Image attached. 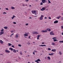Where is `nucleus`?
Listing matches in <instances>:
<instances>
[{
    "mask_svg": "<svg viewBox=\"0 0 63 63\" xmlns=\"http://www.w3.org/2000/svg\"><path fill=\"white\" fill-rule=\"evenodd\" d=\"M29 18H31V17H30Z\"/></svg>",
    "mask_w": 63,
    "mask_h": 63,
    "instance_id": "obj_63",
    "label": "nucleus"
},
{
    "mask_svg": "<svg viewBox=\"0 0 63 63\" xmlns=\"http://www.w3.org/2000/svg\"><path fill=\"white\" fill-rule=\"evenodd\" d=\"M15 9V7H12L11 8V9Z\"/></svg>",
    "mask_w": 63,
    "mask_h": 63,
    "instance_id": "obj_30",
    "label": "nucleus"
},
{
    "mask_svg": "<svg viewBox=\"0 0 63 63\" xmlns=\"http://www.w3.org/2000/svg\"><path fill=\"white\" fill-rule=\"evenodd\" d=\"M31 5H30V7H31Z\"/></svg>",
    "mask_w": 63,
    "mask_h": 63,
    "instance_id": "obj_62",
    "label": "nucleus"
},
{
    "mask_svg": "<svg viewBox=\"0 0 63 63\" xmlns=\"http://www.w3.org/2000/svg\"><path fill=\"white\" fill-rule=\"evenodd\" d=\"M52 45H53L54 46V45H55V44H54V43L53 42H52Z\"/></svg>",
    "mask_w": 63,
    "mask_h": 63,
    "instance_id": "obj_27",
    "label": "nucleus"
},
{
    "mask_svg": "<svg viewBox=\"0 0 63 63\" xmlns=\"http://www.w3.org/2000/svg\"><path fill=\"white\" fill-rule=\"evenodd\" d=\"M20 53L21 55H22V52L21 51L20 52Z\"/></svg>",
    "mask_w": 63,
    "mask_h": 63,
    "instance_id": "obj_31",
    "label": "nucleus"
},
{
    "mask_svg": "<svg viewBox=\"0 0 63 63\" xmlns=\"http://www.w3.org/2000/svg\"><path fill=\"white\" fill-rule=\"evenodd\" d=\"M58 22V21H54V23H57Z\"/></svg>",
    "mask_w": 63,
    "mask_h": 63,
    "instance_id": "obj_10",
    "label": "nucleus"
},
{
    "mask_svg": "<svg viewBox=\"0 0 63 63\" xmlns=\"http://www.w3.org/2000/svg\"><path fill=\"white\" fill-rule=\"evenodd\" d=\"M60 17H61V16H60L59 17H57V19H59V18H60Z\"/></svg>",
    "mask_w": 63,
    "mask_h": 63,
    "instance_id": "obj_25",
    "label": "nucleus"
},
{
    "mask_svg": "<svg viewBox=\"0 0 63 63\" xmlns=\"http://www.w3.org/2000/svg\"><path fill=\"white\" fill-rule=\"evenodd\" d=\"M23 6H25V5H23Z\"/></svg>",
    "mask_w": 63,
    "mask_h": 63,
    "instance_id": "obj_59",
    "label": "nucleus"
},
{
    "mask_svg": "<svg viewBox=\"0 0 63 63\" xmlns=\"http://www.w3.org/2000/svg\"><path fill=\"white\" fill-rule=\"evenodd\" d=\"M54 42H56V41H57V40L56 39H54L53 40Z\"/></svg>",
    "mask_w": 63,
    "mask_h": 63,
    "instance_id": "obj_22",
    "label": "nucleus"
},
{
    "mask_svg": "<svg viewBox=\"0 0 63 63\" xmlns=\"http://www.w3.org/2000/svg\"><path fill=\"white\" fill-rule=\"evenodd\" d=\"M1 32L4 31V29H2L1 30Z\"/></svg>",
    "mask_w": 63,
    "mask_h": 63,
    "instance_id": "obj_34",
    "label": "nucleus"
},
{
    "mask_svg": "<svg viewBox=\"0 0 63 63\" xmlns=\"http://www.w3.org/2000/svg\"><path fill=\"white\" fill-rule=\"evenodd\" d=\"M46 8L42 7V9H41L40 10H41V11H44V10H46Z\"/></svg>",
    "mask_w": 63,
    "mask_h": 63,
    "instance_id": "obj_4",
    "label": "nucleus"
},
{
    "mask_svg": "<svg viewBox=\"0 0 63 63\" xmlns=\"http://www.w3.org/2000/svg\"><path fill=\"white\" fill-rule=\"evenodd\" d=\"M3 14H6V13L5 12H4L3 13Z\"/></svg>",
    "mask_w": 63,
    "mask_h": 63,
    "instance_id": "obj_47",
    "label": "nucleus"
},
{
    "mask_svg": "<svg viewBox=\"0 0 63 63\" xmlns=\"http://www.w3.org/2000/svg\"><path fill=\"white\" fill-rule=\"evenodd\" d=\"M30 36H29V39H30Z\"/></svg>",
    "mask_w": 63,
    "mask_h": 63,
    "instance_id": "obj_55",
    "label": "nucleus"
},
{
    "mask_svg": "<svg viewBox=\"0 0 63 63\" xmlns=\"http://www.w3.org/2000/svg\"><path fill=\"white\" fill-rule=\"evenodd\" d=\"M61 19L62 20H63V17L61 18Z\"/></svg>",
    "mask_w": 63,
    "mask_h": 63,
    "instance_id": "obj_36",
    "label": "nucleus"
},
{
    "mask_svg": "<svg viewBox=\"0 0 63 63\" xmlns=\"http://www.w3.org/2000/svg\"><path fill=\"white\" fill-rule=\"evenodd\" d=\"M45 2L46 3H47V1L46 0H45Z\"/></svg>",
    "mask_w": 63,
    "mask_h": 63,
    "instance_id": "obj_45",
    "label": "nucleus"
},
{
    "mask_svg": "<svg viewBox=\"0 0 63 63\" xmlns=\"http://www.w3.org/2000/svg\"><path fill=\"white\" fill-rule=\"evenodd\" d=\"M47 58H48V60H50V58L49 57H47Z\"/></svg>",
    "mask_w": 63,
    "mask_h": 63,
    "instance_id": "obj_21",
    "label": "nucleus"
},
{
    "mask_svg": "<svg viewBox=\"0 0 63 63\" xmlns=\"http://www.w3.org/2000/svg\"><path fill=\"white\" fill-rule=\"evenodd\" d=\"M18 36H19V34H16V36H14V38H17L18 37Z\"/></svg>",
    "mask_w": 63,
    "mask_h": 63,
    "instance_id": "obj_1",
    "label": "nucleus"
},
{
    "mask_svg": "<svg viewBox=\"0 0 63 63\" xmlns=\"http://www.w3.org/2000/svg\"><path fill=\"white\" fill-rule=\"evenodd\" d=\"M26 25H28V23L26 24Z\"/></svg>",
    "mask_w": 63,
    "mask_h": 63,
    "instance_id": "obj_54",
    "label": "nucleus"
},
{
    "mask_svg": "<svg viewBox=\"0 0 63 63\" xmlns=\"http://www.w3.org/2000/svg\"><path fill=\"white\" fill-rule=\"evenodd\" d=\"M33 54H34V55H35V52H33Z\"/></svg>",
    "mask_w": 63,
    "mask_h": 63,
    "instance_id": "obj_48",
    "label": "nucleus"
},
{
    "mask_svg": "<svg viewBox=\"0 0 63 63\" xmlns=\"http://www.w3.org/2000/svg\"><path fill=\"white\" fill-rule=\"evenodd\" d=\"M42 32H44V30H42L41 31Z\"/></svg>",
    "mask_w": 63,
    "mask_h": 63,
    "instance_id": "obj_44",
    "label": "nucleus"
},
{
    "mask_svg": "<svg viewBox=\"0 0 63 63\" xmlns=\"http://www.w3.org/2000/svg\"><path fill=\"white\" fill-rule=\"evenodd\" d=\"M34 52H37V51L36 50H34Z\"/></svg>",
    "mask_w": 63,
    "mask_h": 63,
    "instance_id": "obj_49",
    "label": "nucleus"
},
{
    "mask_svg": "<svg viewBox=\"0 0 63 63\" xmlns=\"http://www.w3.org/2000/svg\"><path fill=\"white\" fill-rule=\"evenodd\" d=\"M48 50H51V49L49 48H48Z\"/></svg>",
    "mask_w": 63,
    "mask_h": 63,
    "instance_id": "obj_38",
    "label": "nucleus"
},
{
    "mask_svg": "<svg viewBox=\"0 0 63 63\" xmlns=\"http://www.w3.org/2000/svg\"><path fill=\"white\" fill-rule=\"evenodd\" d=\"M56 39V38L55 37H54L52 38V39Z\"/></svg>",
    "mask_w": 63,
    "mask_h": 63,
    "instance_id": "obj_35",
    "label": "nucleus"
},
{
    "mask_svg": "<svg viewBox=\"0 0 63 63\" xmlns=\"http://www.w3.org/2000/svg\"><path fill=\"white\" fill-rule=\"evenodd\" d=\"M43 17H44V16L43 15H41L40 17H39V19L40 20H42L43 19Z\"/></svg>",
    "mask_w": 63,
    "mask_h": 63,
    "instance_id": "obj_3",
    "label": "nucleus"
},
{
    "mask_svg": "<svg viewBox=\"0 0 63 63\" xmlns=\"http://www.w3.org/2000/svg\"><path fill=\"white\" fill-rule=\"evenodd\" d=\"M59 42L60 43H63V41H59Z\"/></svg>",
    "mask_w": 63,
    "mask_h": 63,
    "instance_id": "obj_28",
    "label": "nucleus"
},
{
    "mask_svg": "<svg viewBox=\"0 0 63 63\" xmlns=\"http://www.w3.org/2000/svg\"><path fill=\"white\" fill-rule=\"evenodd\" d=\"M44 44H45V43L43 42L42 43V44L43 45H44Z\"/></svg>",
    "mask_w": 63,
    "mask_h": 63,
    "instance_id": "obj_53",
    "label": "nucleus"
},
{
    "mask_svg": "<svg viewBox=\"0 0 63 63\" xmlns=\"http://www.w3.org/2000/svg\"><path fill=\"white\" fill-rule=\"evenodd\" d=\"M30 62H28V63H30Z\"/></svg>",
    "mask_w": 63,
    "mask_h": 63,
    "instance_id": "obj_64",
    "label": "nucleus"
},
{
    "mask_svg": "<svg viewBox=\"0 0 63 63\" xmlns=\"http://www.w3.org/2000/svg\"><path fill=\"white\" fill-rule=\"evenodd\" d=\"M42 2L43 3H45V0H42Z\"/></svg>",
    "mask_w": 63,
    "mask_h": 63,
    "instance_id": "obj_14",
    "label": "nucleus"
},
{
    "mask_svg": "<svg viewBox=\"0 0 63 63\" xmlns=\"http://www.w3.org/2000/svg\"><path fill=\"white\" fill-rule=\"evenodd\" d=\"M59 53L60 55H61L62 54V53L61 52V51H59Z\"/></svg>",
    "mask_w": 63,
    "mask_h": 63,
    "instance_id": "obj_32",
    "label": "nucleus"
},
{
    "mask_svg": "<svg viewBox=\"0 0 63 63\" xmlns=\"http://www.w3.org/2000/svg\"><path fill=\"white\" fill-rule=\"evenodd\" d=\"M9 49H10V50H11L12 51H13V48H9Z\"/></svg>",
    "mask_w": 63,
    "mask_h": 63,
    "instance_id": "obj_19",
    "label": "nucleus"
},
{
    "mask_svg": "<svg viewBox=\"0 0 63 63\" xmlns=\"http://www.w3.org/2000/svg\"><path fill=\"white\" fill-rule=\"evenodd\" d=\"M61 27L62 29H63V25H62L61 26Z\"/></svg>",
    "mask_w": 63,
    "mask_h": 63,
    "instance_id": "obj_41",
    "label": "nucleus"
},
{
    "mask_svg": "<svg viewBox=\"0 0 63 63\" xmlns=\"http://www.w3.org/2000/svg\"><path fill=\"white\" fill-rule=\"evenodd\" d=\"M48 18H49V19H51V17H49Z\"/></svg>",
    "mask_w": 63,
    "mask_h": 63,
    "instance_id": "obj_42",
    "label": "nucleus"
},
{
    "mask_svg": "<svg viewBox=\"0 0 63 63\" xmlns=\"http://www.w3.org/2000/svg\"><path fill=\"white\" fill-rule=\"evenodd\" d=\"M37 61H38V62H41V60H40V59H38L37 60Z\"/></svg>",
    "mask_w": 63,
    "mask_h": 63,
    "instance_id": "obj_26",
    "label": "nucleus"
},
{
    "mask_svg": "<svg viewBox=\"0 0 63 63\" xmlns=\"http://www.w3.org/2000/svg\"><path fill=\"white\" fill-rule=\"evenodd\" d=\"M56 51V49H52L51 50V51H53V52H55Z\"/></svg>",
    "mask_w": 63,
    "mask_h": 63,
    "instance_id": "obj_8",
    "label": "nucleus"
},
{
    "mask_svg": "<svg viewBox=\"0 0 63 63\" xmlns=\"http://www.w3.org/2000/svg\"><path fill=\"white\" fill-rule=\"evenodd\" d=\"M13 51L15 53H16V50L15 49H14L13 50Z\"/></svg>",
    "mask_w": 63,
    "mask_h": 63,
    "instance_id": "obj_17",
    "label": "nucleus"
},
{
    "mask_svg": "<svg viewBox=\"0 0 63 63\" xmlns=\"http://www.w3.org/2000/svg\"><path fill=\"white\" fill-rule=\"evenodd\" d=\"M13 23H14V24H16V22H13Z\"/></svg>",
    "mask_w": 63,
    "mask_h": 63,
    "instance_id": "obj_46",
    "label": "nucleus"
},
{
    "mask_svg": "<svg viewBox=\"0 0 63 63\" xmlns=\"http://www.w3.org/2000/svg\"><path fill=\"white\" fill-rule=\"evenodd\" d=\"M32 14H37V11L35 10L32 11Z\"/></svg>",
    "mask_w": 63,
    "mask_h": 63,
    "instance_id": "obj_2",
    "label": "nucleus"
},
{
    "mask_svg": "<svg viewBox=\"0 0 63 63\" xmlns=\"http://www.w3.org/2000/svg\"><path fill=\"white\" fill-rule=\"evenodd\" d=\"M35 61V62H37V63H39V62H38V60H36V61Z\"/></svg>",
    "mask_w": 63,
    "mask_h": 63,
    "instance_id": "obj_33",
    "label": "nucleus"
},
{
    "mask_svg": "<svg viewBox=\"0 0 63 63\" xmlns=\"http://www.w3.org/2000/svg\"><path fill=\"white\" fill-rule=\"evenodd\" d=\"M47 31H49V32H50V31H51V30L48 28H47Z\"/></svg>",
    "mask_w": 63,
    "mask_h": 63,
    "instance_id": "obj_11",
    "label": "nucleus"
},
{
    "mask_svg": "<svg viewBox=\"0 0 63 63\" xmlns=\"http://www.w3.org/2000/svg\"><path fill=\"white\" fill-rule=\"evenodd\" d=\"M44 18L45 19H46L47 18V17H45Z\"/></svg>",
    "mask_w": 63,
    "mask_h": 63,
    "instance_id": "obj_56",
    "label": "nucleus"
},
{
    "mask_svg": "<svg viewBox=\"0 0 63 63\" xmlns=\"http://www.w3.org/2000/svg\"><path fill=\"white\" fill-rule=\"evenodd\" d=\"M15 16L14 15L13 16V17H12V19H13L15 18Z\"/></svg>",
    "mask_w": 63,
    "mask_h": 63,
    "instance_id": "obj_20",
    "label": "nucleus"
},
{
    "mask_svg": "<svg viewBox=\"0 0 63 63\" xmlns=\"http://www.w3.org/2000/svg\"><path fill=\"white\" fill-rule=\"evenodd\" d=\"M12 47H15L14 46L12 45Z\"/></svg>",
    "mask_w": 63,
    "mask_h": 63,
    "instance_id": "obj_51",
    "label": "nucleus"
},
{
    "mask_svg": "<svg viewBox=\"0 0 63 63\" xmlns=\"http://www.w3.org/2000/svg\"><path fill=\"white\" fill-rule=\"evenodd\" d=\"M50 34L51 35H54V34L53 33V31L50 32Z\"/></svg>",
    "mask_w": 63,
    "mask_h": 63,
    "instance_id": "obj_5",
    "label": "nucleus"
},
{
    "mask_svg": "<svg viewBox=\"0 0 63 63\" xmlns=\"http://www.w3.org/2000/svg\"><path fill=\"white\" fill-rule=\"evenodd\" d=\"M18 46H19V47H21V45H20V44H19L18 45Z\"/></svg>",
    "mask_w": 63,
    "mask_h": 63,
    "instance_id": "obj_39",
    "label": "nucleus"
},
{
    "mask_svg": "<svg viewBox=\"0 0 63 63\" xmlns=\"http://www.w3.org/2000/svg\"><path fill=\"white\" fill-rule=\"evenodd\" d=\"M14 35V33H12V34H11V35Z\"/></svg>",
    "mask_w": 63,
    "mask_h": 63,
    "instance_id": "obj_58",
    "label": "nucleus"
},
{
    "mask_svg": "<svg viewBox=\"0 0 63 63\" xmlns=\"http://www.w3.org/2000/svg\"><path fill=\"white\" fill-rule=\"evenodd\" d=\"M5 52L7 53H10V51L8 50H5Z\"/></svg>",
    "mask_w": 63,
    "mask_h": 63,
    "instance_id": "obj_6",
    "label": "nucleus"
},
{
    "mask_svg": "<svg viewBox=\"0 0 63 63\" xmlns=\"http://www.w3.org/2000/svg\"><path fill=\"white\" fill-rule=\"evenodd\" d=\"M28 57H29V56H30L29 55H28Z\"/></svg>",
    "mask_w": 63,
    "mask_h": 63,
    "instance_id": "obj_61",
    "label": "nucleus"
},
{
    "mask_svg": "<svg viewBox=\"0 0 63 63\" xmlns=\"http://www.w3.org/2000/svg\"><path fill=\"white\" fill-rule=\"evenodd\" d=\"M28 45H30V43L29 42H28Z\"/></svg>",
    "mask_w": 63,
    "mask_h": 63,
    "instance_id": "obj_52",
    "label": "nucleus"
},
{
    "mask_svg": "<svg viewBox=\"0 0 63 63\" xmlns=\"http://www.w3.org/2000/svg\"><path fill=\"white\" fill-rule=\"evenodd\" d=\"M25 34H29V33H26V32H25Z\"/></svg>",
    "mask_w": 63,
    "mask_h": 63,
    "instance_id": "obj_57",
    "label": "nucleus"
},
{
    "mask_svg": "<svg viewBox=\"0 0 63 63\" xmlns=\"http://www.w3.org/2000/svg\"><path fill=\"white\" fill-rule=\"evenodd\" d=\"M37 39V40H39V37L40 36V35H38V36Z\"/></svg>",
    "mask_w": 63,
    "mask_h": 63,
    "instance_id": "obj_15",
    "label": "nucleus"
},
{
    "mask_svg": "<svg viewBox=\"0 0 63 63\" xmlns=\"http://www.w3.org/2000/svg\"><path fill=\"white\" fill-rule=\"evenodd\" d=\"M3 28L4 29H8V27H3Z\"/></svg>",
    "mask_w": 63,
    "mask_h": 63,
    "instance_id": "obj_18",
    "label": "nucleus"
},
{
    "mask_svg": "<svg viewBox=\"0 0 63 63\" xmlns=\"http://www.w3.org/2000/svg\"><path fill=\"white\" fill-rule=\"evenodd\" d=\"M0 43L1 44H3V41L2 40H0Z\"/></svg>",
    "mask_w": 63,
    "mask_h": 63,
    "instance_id": "obj_16",
    "label": "nucleus"
},
{
    "mask_svg": "<svg viewBox=\"0 0 63 63\" xmlns=\"http://www.w3.org/2000/svg\"><path fill=\"white\" fill-rule=\"evenodd\" d=\"M8 45L9 46H12V44L11 43H8Z\"/></svg>",
    "mask_w": 63,
    "mask_h": 63,
    "instance_id": "obj_24",
    "label": "nucleus"
},
{
    "mask_svg": "<svg viewBox=\"0 0 63 63\" xmlns=\"http://www.w3.org/2000/svg\"><path fill=\"white\" fill-rule=\"evenodd\" d=\"M25 1L26 2H28L29 1V0H26Z\"/></svg>",
    "mask_w": 63,
    "mask_h": 63,
    "instance_id": "obj_43",
    "label": "nucleus"
},
{
    "mask_svg": "<svg viewBox=\"0 0 63 63\" xmlns=\"http://www.w3.org/2000/svg\"><path fill=\"white\" fill-rule=\"evenodd\" d=\"M48 4H49V3H51V2H50V1H49V0H48Z\"/></svg>",
    "mask_w": 63,
    "mask_h": 63,
    "instance_id": "obj_29",
    "label": "nucleus"
},
{
    "mask_svg": "<svg viewBox=\"0 0 63 63\" xmlns=\"http://www.w3.org/2000/svg\"><path fill=\"white\" fill-rule=\"evenodd\" d=\"M33 34H38L37 32H32Z\"/></svg>",
    "mask_w": 63,
    "mask_h": 63,
    "instance_id": "obj_12",
    "label": "nucleus"
},
{
    "mask_svg": "<svg viewBox=\"0 0 63 63\" xmlns=\"http://www.w3.org/2000/svg\"><path fill=\"white\" fill-rule=\"evenodd\" d=\"M62 16H63V13L62 14Z\"/></svg>",
    "mask_w": 63,
    "mask_h": 63,
    "instance_id": "obj_60",
    "label": "nucleus"
},
{
    "mask_svg": "<svg viewBox=\"0 0 63 63\" xmlns=\"http://www.w3.org/2000/svg\"><path fill=\"white\" fill-rule=\"evenodd\" d=\"M4 31L1 32H0V35H1L2 34H4Z\"/></svg>",
    "mask_w": 63,
    "mask_h": 63,
    "instance_id": "obj_7",
    "label": "nucleus"
},
{
    "mask_svg": "<svg viewBox=\"0 0 63 63\" xmlns=\"http://www.w3.org/2000/svg\"><path fill=\"white\" fill-rule=\"evenodd\" d=\"M39 47H46V45H39Z\"/></svg>",
    "mask_w": 63,
    "mask_h": 63,
    "instance_id": "obj_9",
    "label": "nucleus"
},
{
    "mask_svg": "<svg viewBox=\"0 0 63 63\" xmlns=\"http://www.w3.org/2000/svg\"><path fill=\"white\" fill-rule=\"evenodd\" d=\"M24 36H28V35L27 34H24Z\"/></svg>",
    "mask_w": 63,
    "mask_h": 63,
    "instance_id": "obj_23",
    "label": "nucleus"
},
{
    "mask_svg": "<svg viewBox=\"0 0 63 63\" xmlns=\"http://www.w3.org/2000/svg\"><path fill=\"white\" fill-rule=\"evenodd\" d=\"M43 5V3L42 2H41L40 3V5Z\"/></svg>",
    "mask_w": 63,
    "mask_h": 63,
    "instance_id": "obj_40",
    "label": "nucleus"
},
{
    "mask_svg": "<svg viewBox=\"0 0 63 63\" xmlns=\"http://www.w3.org/2000/svg\"><path fill=\"white\" fill-rule=\"evenodd\" d=\"M5 9L6 10H8V8H6Z\"/></svg>",
    "mask_w": 63,
    "mask_h": 63,
    "instance_id": "obj_50",
    "label": "nucleus"
},
{
    "mask_svg": "<svg viewBox=\"0 0 63 63\" xmlns=\"http://www.w3.org/2000/svg\"><path fill=\"white\" fill-rule=\"evenodd\" d=\"M44 32L45 33L46 32H47V30H46L44 31Z\"/></svg>",
    "mask_w": 63,
    "mask_h": 63,
    "instance_id": "obj_37",
    "label": "nucleus"
},
{
    "mask_svg": "<svg viewBox=\"0 0 63 63\" xmlns=\"http://www.w3.org/2000/svg\"><path fill=\"white\" fill-rule=\"evenodd\" d=\"M54 53H51V54L49 53L48 54L49 55H53L54 54Z\"/></svg>",
    "mask_w": 63,
    "mask_h": 63,
    "instance_id": "obj_13",
    "label": "nucleus"
}]
</instances>
